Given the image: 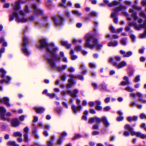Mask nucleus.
<instances>
[{"label": "nucleus", "mask_w": 146, "mask_h": 146, "mask_svg": "<svg viewBox=\"0 0 146 146\" xmlns=\"http://www.w3.org/2000/svg\"><path fill=\"white\" fill-rule=\"evenodd\" d=\"M110 31L112 33H116V31H115L114 28L112 26H111L110 28Z\"/></svg>", "instance_id": "nucleus-50"}, {"label": "nucleus", "mask_w": 146, "mask_h": 146, "mask_svg": "<svg viewBox=\"0 0 146 146\" xmlns=\"http://www.w3.org/2000/svg\"><path fill=\"white\" fill-rule=\"evenodd\" d=\"M52 19L56 25H61L63 20V19L62 17L58 15L57 16L53 17H52Z\"/></svg>", "instance_id": "nucleus-8"}, {"label": "nucleus", "mask_w": 146, "mask_h": 146, "mask_svg": "<svg viewBox=\"0 0 146 146\" xmlns=\"http://www.w3.org/2000/svg\"><path fill=\"white\" fill-rule=\"evenodd\" d=\"M110 107L107 106L105 107L104 108V110L106 111H107L110 110Z\"/></svg>", "instance_id": "nucleus-51"}, {"label": "nucleus", "mask_w": 146, "mask_h": 146, "mask_svg": "<svg viewBox=\"0 0 146 146\" xmlns=\"http://www.w3.org/2000/svg\"><path fill=\"white\" fill-rule=\"evenodd\" d=\"M115 59L117 61H119L121 60V58L120 57L117 56L115 57Z\"/></svg>", "instance_id": "nucleus-55"}, {"label": "nucleus", "mask_w": 146, "mask_h": 146, "mask_svg": "<svg viewBox=\"0 0 146 146\" xmlns=\"http://www.w3.org/2000/svg\"><path fill=\"white\" fill-rule=\"evenodd\" d=\"M96 109L98 110H100L102 109V108L100 106H99L100 105L101 102H100L97 101L96 102Z\"/></svg>", "instance_id": "nucleus-24"}, {"label": "nucleus", "mask_w": 146, "mask_h": 146, "mask_svg": "<svg viewBox=\"0 0 146 146\" xmlns=\"http://www.w3.org/2000/svg\"><path fill=\"white\" fill-rule=\"evenodd\" d=\"M132 16L133 17L134 19L135 20H136L137 19V17L136 16V14L135 13H133L132 15Z\"/></svg>", "instance_id": "nucleus-45"}, {"label": "nucleus", "mask_w": 146, "mask_h": 146, "mask_svg": "<svg viewBox=\"0 0 146 146\" xmlns=\"http://www.w3.org/2000/svg\"><path fill=\"white\" fill-rule=\"evenodd\" d=\"M19 13L23 16L25 15L27 13V6H26L25 9L23 11H20Z\"/></svg>", "instance_id": "nucleus-21"}, {"label": "nucleus", "mask_w": 146, "mask_h": 146, "mask_svg": "<svg viewBox=\"0 0 146 146\" xmlns=\"http://www.w3.org/2000/svg\"><path fill=\"white\" fill-rule=\"evenodd\" d=\"M119 7H118L114 10V12L111 14V17H115L116 15L117 14V12L118 11H120V10H119Z\"/></svg>", "instance_id": "nucleus-23"}, {"label": "nucleus", "mask_w": 146, "mask_h": 146, "mask_svg": "<svg viewBox=\"0 0 146 146\" xmlns=\"http://www.w3.org/2000/svg\"><path fill=\"white\" fill-rule=\"evenodd\" d=\"M6 112V110L2 107H0V116L1 119H7L5 117V113Z\"/></svg>", "instance_id": "nucleus-10"}, {"label": "nucleus", "mask_w": 146, "mask_h": 146, "mask_svg": "<svg viewBox=\"0 0 146 146\" xmlns=\"http://www.w3.org/2000/svg\"><path fill=\"white\" fill-rule=\"evenodd\" d=\"M120 53L121 54H123V56L125 57H128L132 54V53L131 52L129 51L125 53V52L122 50L120 51Z\"/></svg>", "instance_id": "nucleus-15"}, {"label": "nucleus", "mask_w": 146, "mask_h": 146, "mask_svg": "<svg viewBox=\"0 0 146 146\" xmlns=\"http://www.w3.org/2000/svg\"><path fill=\"white\" fill-rule=\"evenodd\" d=\"M123 30L122 28H119L117 29L116 31V33H119L121 31Z\"/></svg>", "instance_id": "nucleus-60"}, {"label": "nucleus", "mask_w": 146, "mask_h": 146, "mask_svg": "<svg viewBox=\"0 0 146 146\" xmlns=\"http://www.w3.org/2000/svg\"><path fill=\"white\" fill-rule=\"evenodd\" d=\"M25 117H26V116H25L24 115H22L19 117V119L21 121H23L24 120Z\"/></svg>", "instance_id": "nucleus-48"}, {"label": "nucleus", "mask_w": 146, "mask_h": 146, "mask_svg": "<svg viewBox=\"0 0 146 146\" xmlns=\"http://www.w3.org/2000/svg\"><path fill=\"white\" fill-rule=\"evenodd\" d=\"M125 128L126 129L130 131L132 135H135L137 137H140L142 139L146 138V135L143 134L140 132L134 131L133 130V128L131 127L129 125H125Z\"/></svg>", "instance_id": "nucleus-5"}, {"label": "nucleus", "mask_w": 146, "mask_h": 146, "mask_svg": "<svg viewBox=\"0 0 146 146\" xmlns=\"http://www.w3.org/2000/svg\"><path fill=\"white\" fill-rule=\"evenodd\" d=\"M75 70V69L74 68L72 67H70L68 69V70L70 72H74Z\"/></svg>", "instance_id": "nucleus-52"}, {"label": "nucleus", "mask_w": 146, "mask_h": 146, "mask_svg": "<svg viewBox=\"0 0 146 146\" xmlns=\"http://www.w3.org/2000/svg\"><path fill=\"white\" fill-rule=\"evenodd\" d=\"M70 54L71 55V58L72 60H75L77 58L76 56L74 55L73 54V51L72 50H71L70 52Z\"/></svg>", "instance_id": "nucleus-33"}, {"label": "nucleus", "mask_w": 146, "mask_h": 146, "mask_svg": "<svg viewBox=\"0 0 146 146\" xmlns=\"http://www.w3.org/2000/svg\"><path fill=\"white\" fill-rule=\"evenodd\" d=\"M66 75L65 74L61 76V79L62 80H64L66 79Z\"/></svg>", "instance_id": "nucleus-61"}, {"label": "nucleus", "mask_w": 146, "mask_h": 146, "mask_svg": "<svg viewBox=\"0 0 146 146\" xmlns=\"http://www.w3.org/2000/svg\"><path fill=\"white\" fill-rule=\"evenodd\" d=\"M89 105L90 106L92 107L94 105V103L93 102H90L89 103Z\"/></svg>", "instance_id": "nucleus-62"}, {"label": "nucleus", "mask_w": 146, "mask_h": 146, "mask_svg": "<svg viewBox=\"0 0 146 146\" xmlns=\"http://www.w3.org/2000/svg\"><path fill=\"white\" fill-rule=\"evenodd\" d=\"M24 131L25 133L24 135L25 139V141L27 142V127L25 128L24 129Z\"/></svg>", "instance_id": "nucleus-28"}, {"label": "nucleus", "mask_w": 146, "mask_h": 146, "mask_svg": "<svg viewBox=\"0 0 146 146\" xmlns=\"http://www.w3.org/2000/svg\"><path fill=\"white\" fill-rule=\"evenodd\" d=\"M60 54L62 60L65 62H68L67 59L65 57L64 53L62 52H61L60 53Z\"/></svg>", "instance_id": "nucleus-20"}, {"label": "nucleus", "mask_w": 146, "mask_h": 146, "mask_svg": "<svg viewBox=\"0 0 146 146\" xmlns=\"http://www.w3.org/2000/svg\"><path fill=\"white\" fill-rule=\"evenodd\" d=\"M118 44V42L116 41H112L109 43L108 45L109 46H117Z\"/></svg>", "instance_id": "nucleus-26"}, {"label": "nucleus", "mask_w": 146, "mask_h": 146, "mask_svg": "<svg viewBox=\"0 0 146 146\" xmlns=\"http://www.w3.org/2000/svg\"><path fill=\"white\" fill-rule=\"evenodd\" d=\"M15 143V141H9L7 143V145L9 146H13V144Z\"/></svg>", "instance_id": "nucleus-36"}, {"label": "nucleus", "mask_w": 146, "mask_h": 146, "mask_svg": "<svg viewBox=\"0 0 146 146\" xmlns=\"http://www.w3.org/2000/svg\"><path fill=\"white\" fill-rule=\"evenodd\" d=\"M66 134L65 133V132L62 133L61 135V136L60 137V138L61 139V138H63L64 136H66Z\"/></svg>", "instance_id": "nucleus-54"}, {"label": "nucleus", "mask_w": 146, "mask_h": 146, "mask_svg": "<svg viewBox=\"0 0 146 146\" xmlns=\"http://www.w3.org/2000/svg\"><path fill=\"white\" fill-rule=\"evenodd\" d=\"M52 144V141L49 140L48 141L47 145L48 146H51Z\"/></svg>", "instance_id": "nucleus-49"}, {"label": "nucleus", "mask_w": 146, "mask_h": 146, "mask_svg": "<svg viewBox=\"0 0 146 146\" xmlns=\"http://www.w3.org/2000/svg\"><path fill=\"white\" fill-rule=\"evenodd\" d=\"M90 15L92 16H96V14L95 12H91L90 13Z\"/></svg>", "instance_id": "nucleus-53"}, {"label": "nucleus", "mask_w": 146, "mask_h": 146, "mask_svg": "<svg viewBox=\"0 0 146 146\" xmlns=\"http://www.w3.org/2000/svg\"><path fill=\"white\" fill-rule=\"evenodd\" d=\"M0 73L1 74V77L3 78L1 80L0 82L1 83H2L5 82L6 83H9L10 82L11 78L9 76H7L4 78V75L6 73V72L3 68H0Z\"/></svg>", "instance_id": "nucleus-6"}, {"label": "nucleus", "mask_w": 146, "mask_h": 146, "mask_svg": "<svg viewBox=\"0 0 146 146\" xmlns=\"http://www.w3.org/2000/svg\"><path fill=\"white\" fill-rule=\"evenodd\" d=\"M5 117L7 119H3L4 120H8V118L6 117L10 116L11 115V113L10 112H8L5 113Z\"/></svg>", "instance_id": "nucleus-37"}, {"label": "nucleus", "mask_w": 146, "mask_h": 146, "mask_svg": "<svg viewBox=\"0 0 146 146\" xmlns=\"http://www.w3.org/2000/svg\"><path fill=\"white\" fill-rule=\"evenodd\" d=\"M66 67L67 66L66 65H64L62 67H58L57 69L59 71H61L65 69Z\"/></svg>", "instance_id": "nucleus-31"}, {"label": "nucleus", "mask_w": 146, "mask_h": 146, "mask_svg": "<svg viewBox=\"0 0 146 146\" xmlns=\"http://www.w3.org/2000/svg\"><path fill=\"white\" fill-rule=\"evenodd\" d=\"M140 76H136L134 79V82H137L139 80Z\"/></svg>", "instance_id": "nucleus-41"}, {"label": "nucleus", "mask_w": 146, "mask_h": 146, "mask_svg": "<svg viewBox=\"0 0 146 146\" xmlns=\"http://www.w3.org/2000/svg\"><path fill=\"white\" fill-rule=\"evenodd\" d=\"M123 119V117L122 116H119L117 118V120L118 121H120L122 120Z\"/></svg>", "instance_id": "nucleus-47"}, {"label": "nucleus", "mask_w": 146, "mask_h": 146, "mask_svg": "<svg viewBox=\"0 0 146 146\" xmlns=\"http://www.w3.org/2000/svg\"><path fill=\"white\" fill-rule=\"evenodd\" d=\"M9 138V135L8 134H6L4 136V138L5 139H8Z\"/></svg>", "instance_id": "nucleus-64"}, {"label": "nucleus", "mask_w": 146, "mask_h": 146, "mask_svg": "<svg viewBox=\"0 0 146 146\" xmlns=\"http://www.w3.org/2000/svg\"><path fill=\"white\" fill-rule=\"evenodd\" d=\"M34 109L37 113H41L44 110V109L43 108H35Z\"/></svg>", "instance_id": "nucleus-22"}, {"label": "nucleus", "mask_w": 146, "mask_h": 146, "mask_svg": "<svg viewBox=\"0 0 146 146\" xmlns=\"http://www.w3.org/2000/svg\"><path fill=\"white\" fill-rule=\"evenodd\" d=\"M13 136L15 137H21L22 134L21 133L19 132H16L13 134Z\"/></svg>", "instance_id": "nucleus-32"}, {"label": "nucleus", "mask_w": 146, "mask_h": 146, "mask_svg": "<svg viewBox=\"0 0 146 146\" xmlns=\"http://www.w3.org/2000/svg\"><path fill=\"white\" fill-rule=\"evenodd\" d=\"M121 42L123 45H125L126 43V39L124 38H122L121 40Z\"/></svg>", "instance_id": "nucleus-38"}, {"label": "nucleus", "mask_w": 146, "mask_h": 146, "mask_svg": "<svg viewBox=\"0 0 146 146\" xmlns=\"http://www.w3.org/2000/svg\"><path fill=\"white\" fill-rule=\"evenodd\" d=\"M72 108L74 111L75 113H76L77 112L79 111L81 109V106H79L76 107L72 105Z\"/></svg>", "instance_id": "nucleus-18"}, {"label": "nucleus", "mask_w": 146, "mask_h": 146, "mask_svg": "<svg viewBox=\"0 0 146 146\" xmlns=\"http://www.w3.org/2000/svg\"><path fill=\"white\" fill-rule=\"evenodd\" d=\"M0 43L2 44L3 46H6L7 45V42L4 40L3 38H0Z\"/></svg>", "instance_id": "nucleus-25"}, {"label": "nucleus", "mask_w": 146, "mask_h": 146, "mask_svg": "<svg viewBox=\"0 0 146 146\" xmlns=\"http://www.w3.org/2000/svg\"><path fill=\"white\" fill-rule=\"evenodd\" d=\"M69 76L71 78L75 77V78H77L80 80H83V77L82 76L78 75L77 76H74L73 75H70Z\"/></svg>", "instance_id": "nucleus-29"}, {"label": "nucleus", "mask_w": 146, "mask_h": 146, "mask_svg": "<svg viewBox=\"0 0 146 146\" xmlns=\"http://www.w3.org/2000/svg\"><path fill=\"white\" fill-rule=\"evenodd\" d=\"M27 37H24L23 39L21 50L24 54L26 56L27 55Z\"/></svg>", "instance_id": "nucleus-7"}, {"label": "nucleus", "mask_w": 146, "mask_h": 146, "mask_svg": "<svg viewBox=\"0 0 146 146\" xmlns=\"http://www.w3.org/2000/svg\"><path fill=\"white\" fill-rule=\"evenodd\" d=\"M40 47L41 48L46 47L47 51L50 53L52 55V58L51 59H48V60L51 67L53 68L55 67L53 60H60V58L54 56V54L55 52L58 50L57 47H55L53 43H51L49 44H47L45 40L41 39L40 41Z\"/></svg>", "instance_id": "nucleus-1"}, {"label": "nucleus", "mask_w": 146, "mask_h": 146, "mask_svg": "<svg viewBox=\"0 0 146 146\" xmlns=\"http://www.w3.org/2000/svg\"><path fill=\"white\" fill-rule=\"evenodd\" d=\"M68 84L67 85V87L69 88L72 86L74 84V82L71 79H70L68 80Z\"/></svg>", "instance_id": "nucleus-30"}, {"label": "nucleus", "mask_w": 146, "mask_h": 146, "mask_svg": "<svg viewBox=\"0 0 146 146\" xmlns=\"http://www.w3.org/2000/svg\"><path fill=\"white\" fill-rule=\"evenodd\" d=\"M9 98L6 97L3 98L0 100V103L3 102L6 105L7 107H10L12 106V105L9 104Z\"/></svg>", "instance_id": "nucleus-11"}, {"label": "nucleus", "mask_w": 146, "mask_h": 146, "mask_svg": "<svg viewBox=\"0 0 146 146\" xmlns=\"http://www.w3.org/2000/svg\"><path fill=\"white\" fill-rule=\"evenodd\" d=\"M145 125L144 123H142L141 125V127L143 128L146 131V127H145Z\"/></svg>", "instance_id": "nucleus-56"}, {"label": "nucleus", "mask_w": 146, "mask_h": 146, "mask_svg": "<svg viewBox=\"0 0 146 146\" xmlns=\"http://www.w3.org/2000/svg\"><path fill=\"white\" fill-rule=\"evenodd\" d=\"M11 124L13 126H18L20 124V122L18 119L17 118L13 119L11 121Z\"/></svg>", "instance_id": "nucleus-16"}, {"label": "nucleus", "mask_w": 146, "mask_h": 146, "mask_svg": "<svg viewBox=\"0 0 146 146\" xmlns=\"http://www.w3.org/2000/svg\"><path fill=\"white\" fill-rule=\"evenodd\" d=\"M67 92V93L71 97L75 98L76 96V94L78 93V91L77 89H75L73 92L68 90Z\"/></svg>", "instance_id": "nucleus-13"}, {"label": "nucleus", "mask_w": 146, "mask_h": 146, "mask_svg": "<svg viewBox=\"0 0 146 146\" xmlns=\"http://www.w3.org/2000/svg\"><path fill=\"white\" fill-rule=\"evenodd\" d=\"M82 25L81 23H78L76 24V26L78 28L82 26Z\"/></svg>", "instance_id": "nucleus-63"}, {"label": "nucleus", "mask_w": 146, "mask_h": 146, "mask_svg": "<svg viewBox=\"0 0 146 146\" xmlns=\"http://www.w3.org/2000/svg\"><path fill=\"white\" fill-rule=\"evenodd\" d=\"M125 90L126 91L130 92H133L134 91L133 89L129 86H128L126 88Z\"/></svg>", "instance_id": "nucleus-35"}, {"label": "nucleus", "mask_w": 146, "mask_h": 146, "mask_svg": "<svg viewBox=\"0 0 146 146\" xmlns=\"http://www.w3.org/2000/svg\"><path fill=\"white\" fill-rule=\"evenodd\" d=\"M20 1L19 0L12 4L13 11V15L10 17V20L11 21L13 20V18L14 17L16 19L17 21L18 22H25L27 21V18L23 17L21 18H20L18 17L17 13L20 8Z\"/></svg>", "instance_id": "nucleus-2"}, {"label": "nucleus", "mask_w": 146, "mask_h": 146, "mask_svg": "<svg viewBox=\"0 0 146 146\" xmlns=\"http://www.w3.org/2000/svg\"><path fill=\"white\" fill-rule=\"evenodd\" d=\"M126 8V7L125 6H121L119 7V8L120 10H121L122 9H124Z\"/></svg>", "instance_id": "nucleus-57"}, {"label": "nucleus", "mask_w": 146, "mask_h": 146, "mask_svg": "<svg viewBox=\"0 0 146 146\" xmlns=\"http://www.w3.org/2000/svg\"><path fill=\"white\" fill-rule=\"evenodd\" d=\"M66 1V0H62V3H60L59 5V6L60 7H62L64 6V5Z\"/></svg>", "instance_id": "nucleus-44"}, {"label": "nucleus", "mask_w": 146, "mask_h": 146, "mask_svg": "<svg viewBox=\"0 0 146 146\" xmlns=\"http://www.w3.org/2000/svg\"><path fill=\"white\" fill-rule=\"evenodd\" d=\"M86 46L91 48L95 47L97 49H100L102 46L101 44H98L97 40L94 37H86Z\"/></svg>", "instance_id": "nucleus-3"}, {"label": "nucleus", "mask_w": 146, "mask_h": 146, "mask_svg": "<svg viewBox=\"0 0 146 146\" xmlns=\"http://www.w3.org/2000/svg\"><path fill=\"white\" fill-rule=\"evenodd\" d=\"M113 63L114 66H117L118 68H122L126 66L127 65L126 63L124 61H122L118 65L117 64V63L115 62H113Z\"/></svg>", "instance_id": "nucleus-14"}, {"label": "nucleus", "mask_w": 146, "mask_h": 146, "mask_svg": "<svg viewBox=\"0 0 146 146\" xmlns=\"http://www.w3.org/2000/svg\"><path fill=\"white\" fill-rule=\"evenodd\" d=\"M38 117L36 116H34V117L33 119V125H35L34 124V123L35 122L37 121H38Z\"/></svg>", "instance_id": "nucleus-40"}, {"label": "nucleus", "mask_w": 146, "mask_h": 146, "mask_svg": "<svg viewBox=\"0 0 146 146\" xmlns=\"http://www.w3.org/2000/svg\"><path fill=\"white\" fill-rule=\"evenodd\" d=\"M12 111L16 113H21L23 112V111L21 109H19L17 111L15 110H13Z\"/></svg>", "instance_id": "nucleus-42"}, {"label": "nucleus", "mask_w": 146, "mask_h": 146, "mask_svg": "<svg viewBox=\"0 0 146 146\" xmlns=\"http://www.w3.org/2000/svg\"><path fill=\"white\" fill-rule=\"evenodd\" d=\"M140 117L141 119L146 118V115H144V114H143V113H142V114H141L140 115Z\"/></svg>", "instance_id": "nucleus-46"}, {"label": "nucleus", "mask_w": 146, "mask_h": 146, "mask_svg": "<svg viewBox=\"0 0 146 146\" xmlns=\"http://www.w3.org/2000/svg\"><path fill=\"white\" fill-rule=\"evenodd\" d=\"M72 13L75 15H77L78 16H80L82 14L78 11L76 10H73L72 11Z\"/></svg>", "instance_id": "nucleus-34"}, {"label": "nucleus", "mask_w": 146, "mask_h": 146, "mask_svg": "<svg viewBox=\"0 0 146 146\" xmlns=\"http://www.w3.org/2000/svg\"><path fill=\"white\" fill-rule=\"evenodd\" d=\"M136 95L139 97V99L140 98H141V97L142 96V94L141 93L139 92L136 93Z\"/></svg>", "instance_id": "nucleus-43"}, {"label": "nucleus", "mask_w": 146, "mask_h": 146, "mask_svg": "<svg viewBox=\"0 0 146 146\" xmlns=\"http://www.w3.org/2000/svg\"><path fill=\"white\" fill-rule=\"evenodd\" d=\"M102 120L105 125L106 126L109 125L108 121L105 117H102V119L97 117L91 118L89 120L88 123H92L94 122H95L99 123Z\"/></svg>", "instance_id": "nucleus-4"}, {"label": "nucleus", "mask_w": 146, "mask_h": 146, "mask_svg": "<svg viewBox=\"0 0 146 146\" xmlns=\"http://www.w3.org/2000/svg\"><path fill=\"white\" fill-rule=\"evenodd\" d=\"M104 2L109 7H111L113 6H115L117 5L119 3L117 1H114L111 3H109L108 1L107 0H104Z\"/></svg>", "instance_id": "nucleus-12"}, {"label": "nucleus", "mask_w": 146, "mask_h": 146, "mask_svg": "<svg viewBox=\"0 0 146 146\" xmlns=\"http://www.w3.org/2000/svg\"><path fill=\"white\" fill-rule=\"evenodd\" d=\"M47 95L49 96L50 98H54L55 96V94H47Z\"/></svg>", "instance_id": "nucleus-58"}, {"label": "nucleus", "mask_w": 146, "mask_h": 146, "mask_svg": "<svg viewBox=\"0 0 146 146\" xmlns=\"http://www.w3.org/2000/svg\"><path fill=\"white\" fill-rule=\"evenodd\" d=\"M61 43L62 45L66 46L67 48H69L71 46V44H68L67 42L65 41H62Z\"/></svg>", "instance_id": "nucleus-27"}, {"label": "nucleus", "mask_w": 146, "mask_h": 146, "mask_svg": "<svg viewBox=\"0 0 146 146\" xmlns=\"http://www.w3.org/2000/svg\"><path fill=\"white\" fill-rule=\"evenodd\" d=\"M32 7L35 10V13L38 14H41L42 11L38 8L35 5H33Z\"/></svg>", "instance_id": "nucleus-19"}, {"label": "nucleus", "mask_w": 146, "mask_h": 146, "mask_svg": "<svg viewBox=\"0 0 146 146\" xmlns=\"http://www.w3.org/2000/svg\"><path fill=\"white\" fill-rule=\"evenodd\" d=\"M123 79L125 81H123L121 83V84L122 85H128L130 84V82H129L128 80V78L127 76H124L123 77Z\"/></svg>", "instance_id": "nucleus-17"}, {"label": "nucleus", "mask_w": 146, "mask_h": 146, "mask_svg": "<svg viewBox=\"0 0 146 146\" xmlns=\"http://www.w3.org/2000/svg\"><path fill=\"white\" fill-rule=\"evenodd\" d=\"M81 137V136L80 134H77L73 138V140H74L77 139Z\"/></svg>", "instance_id": "nucleus-39"}, {"label": "nucleus", "mask_w": 146, "mask_h": 146, "mask_svg": "<svg viewBox=\"0 0 146 146\" xmlns=\"http://www.w3.org/2000/svg\"><path fill=\"white\" fill-rule=\"evenodd\" d=\"M81 48L80 46H77L76 47L75 50L76 51H79L80 50Z\"/></svg>", "instance_id": "nucleus-59"}, {"label": "nucleus", "mask_w": 146, "mask_h": 146, "mask_svg": "<svg viewBox=\"0 0 146 146\" xmlns=\"http://www.w3.org/2000/svg\"><path fill=\"white\" fill-rule=\"evenodd\" d=\"M140 15L141 17L146 18V20L144 21L143 24L140 25L138 26H135V28L137 30H139L140 28H145L146 29V16L145 15V14L143 12L140 13Z\"/></svg>", "instance_id": "nucleus-9"}]
</instances>
